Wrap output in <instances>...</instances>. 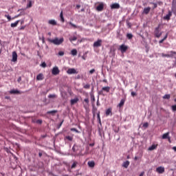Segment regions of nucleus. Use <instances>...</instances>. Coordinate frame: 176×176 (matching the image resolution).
<instances>
[{
	"label": "nucleus",
	"mask_w": 176,
	"mask_h": 176,
	"mask_svg": "<svg viewBox=\"0 0 176 176\" xmlns=\"http://www.w3.org/2000/svg\"><path fill=\"white\" fill-rule=\"evenodd\" d=\"M58 54V56H64L65 53L63 51H60Z\"/></svg>",
	"instance_id": "37998d69"
},
{
	"label": "nucleus",
	"mask_w": 176,
	"mask_h": 176,
	"mask_svg": "<svg viewBox=\"0 0 176 176\" xmlns=\"http://www.w3.org/2000/svg\"><path fill=\"white\" fill-rule=\"evenodd\" d=\"M129 165H130V162L129 160H126V162H123L122 167H124V168H127Z\"/></svg>",
	"instance_id": "2eb2a0df"
},
{
	"label": "nucleus",
	"mask_w": 176,
	"mask_h": 176,
	"mask_svg": "<svg viewBox=\"0 0 176 176\" xmlns=\"http://www.w3.org/2000/svg\"><path fill=\"white\" fill-rule=\"evenodd\" d=\"M126 36H127L128 39H132L133 34L131 33H129V34H127Z\"/></svg>",
	"instance_id": "4c0bfd02"
},
{
	"label": "nucleus",
	"mask_w": 176,
	"mask_h": 176,
	"mask_svg": "<svg viewBox=\"0 0 176 176\" xmlns=\"http://www.w3.org/2000/svg\"><path fill=\"white\" fill-rule=\"evenodd\" d=\"M9 93H10V94H21V92H20V91L15 89H11L9 91Z\"/></svg>",
	"instance_id": "1a4fd4ad"
},
{
	"label": "nucleus",
	"mask_w": 176,
	"mask_h": 176,
	"mask_svg": "<svg viewBox=\"0 0 176 176\" xmlns=\"http://www.w3.org/2000/svg\"><path fill=\"white\" fill-rule=\"evenodd\" d=\"M151 4H153V9H155L157 7V4L155 3H151Z\"/></svg>",
	"instance_id": "09e8293b"
},
{
	"label": "nucleus",
	"mask_w": 176,
	"mask_h": 176,
	"mask_svg": "<svg viewBox=\"0 0 176 176\" xmlns=\"http://www.w3.org/2000/svg\"><path fill=\"white\" fill-rule=\"evenodd\" d=\"M173 13H174V14L176 16V10H173Z\"/></svg>",
	"instance_id": "69168bd1"
},
{
	"label": "nucleus",
	"mask_w": 176,
	"mask_h": 176,
	"mask_svg": "<svg viewBox=\"0 0 176 176\" xmlns=\"http://www.w3.org/2000/svg\"><path fill=\"white\" fill-rule=\"evenodd\" d=\"M93 113H96L97 111V108L94 107V104L93 105Z\"/></svg>",
	"instance_id": "a18cd8bd"
},
{
	"label": "nucleus",
	"mask_w": 176,
	"mask_h": 176,
	"mask_svg": "<svg viewBox=\"0 0 176 176\" xmlns=\"http://www.w3.org/2000/svg\"><path fill=\"white\" fill-rule=\"evenodd\" d=\"M110 91V87H104L102 89V91H105L107 93H109Z\"/></svg>",
	"instance_id": "5701e85b"
},
{
	"label": "nucleus",
	"mask_w": 176,
	"mask_h": 176,
	"mask_svg": "<svg viewBox=\"0 0 176 176\" xmlns=\"http://www.w3.org/2000/svg\"><path fill=\"white\" fill-rule=\"evenodd\" d=\"M96 105H97V107H100V104L99 102V98L97 100Z\"/></svg>",
	"instance_id": "3c124183"
},
{
	"label": "nucleus",
	"mask_w": 176,
	"mask_h": 176,
	"mask_svg": "<svg viewBox=\"0 0 176 176\" xmlns=\"http://www.w3.org/2000/svg\"><path fill=\"white\" fill-rule=\"evenodd\" d=\"M158 144H153L151 146L148 148V151H152L155 150L157 148Z\"/></svg>",
	"instance_id": "a211bd4d"
},
{
	"label": "nucleus",
	"mask_w": 176,
	"mask_h": 176,
	"mask_svg": "<svg viewBox=\"0 0 176 176\" xmlns=\"http://www.w3.org/2000/svg\"><path fill=\"white\" fill-rule=\"evenodd\" d=\"M173 54H176V52L170 51L169 54L162 53V57H167V58H173Z\"/></svg>",
	"instance_id": "f03ea898"
},
{
	"label": "nucleus",
	"mask_w": 176,
	"mask_h": 176,
	"mask_svg": "<svg viewBox=\"0 0 176 176\" xmlns=\"http://www.w3.org/2000/svg\"><path fill=\"white\" fill-rule=\"evenodd\" d=\"M12 61H13V63H16V61H17V52H12Z\"/></svg>",
	"instance_id": "9b49d317"
},
{
	"label": "nucleus",
	"mask_w": 176,
	"mask_h": 176,
	"mask_svg": "<svg viewBox=\"0 0 176 176\" xmlns=\"http://www.w3.org/2000/svg\"><path fill=\"white\" fill-rule=\"evenodd\" d=\"M168 38V34H166V36H164V38L163 39H164V41H166V39H167Z\"/></svg>",
	"instance_id": "6e6d98bb"
},
{
	"label": "nucleus",
	"mask_w": 176,
	"mask_h": 176,
	"mask_svg": "<svg viewBox=\"0 0 176 176\" xmlns=\"http://www.w3.org/2000/svg\"><path fill=\"white\" fill-rule=\"evenodd\" d=\"M31 7H32V1L31 0H28L26 8H30Z\"/></svg>",
	"instance_id": "a878e982"
},
{
	"label": "nucleus",
	"mask_w": 176,
	"mask_h": 176,
	"mask_svg": "<svg viewBox=\"0 0 176 176\" xmlns=\"http://www.w3.org/2000/svg\"><path fill=\"white\" fill-rule=\"evenodd\" d=\"M72 150L74 153L76 152L75 145L72 147Z\"/></svg>",
	"instance_id": "4d7b16f0"
},
{
	"label": "nucleus",
	"mask_w": 176,
	"mask_h": 176,
	"mask_svg": "<svg viewBox=\"0 0 176 176\" xmlns=\"http://www.w3.org/2000/svg\"><path fill=\"white\" fill-rule=\"evenodd\" d=\"M172 109L173 111H176V104L172 106Z\"/></svg>",
	"instance_id": "49530a36"
},
{
	"label": "nucleus",
	"mask_w": 176,
	"mask_h": 176,
	"mask_svg": "<svg viewBox=\"0 0 176 176\" xmlns=\"http://www.w3.org/2000/svg\"><path fill=\"white\" fill-rule=\"evenodd\" d=\"M170 98V94H166L163 96L164 100H169Z\"/></svg>",
	"instance_id": "7c9ffc66"
},
{
	"label": "nucleus",
	"mask_w": 176,
	"mask_h": 176,
	"mask_svg": "<svg viewBox=\"0 0 176 176\" xmlns=\"http://www.w3.org/2000/svg\"><path fill=\"white\" fill-rule=\"evenodd\" d=\"M71 131L78 132V130L75 128H72V129H71Z\"/></svg>",
	"instance_id": "603ef678"
},
{
	"label": "nucleus",
	"mask_w": 176,
	"mask_h": 176,
	"mask_svg": "<svg viewBox=\"0 0 176 176\" xmlns=\"http://www.w3.org/2000/svg\"><path fill=\"white\" fill-rule=\"evenodd\" d=\"M63 123V120L60 123L59 127H60L62 126Z\"/></svg>",
	"instance_id": "e2e57ef3"
},
{
	"label": "nucleus",
	"mask_w": 176,
	"mask_h": 176,
	"mask_svg": "<svg viewBox=\"0 0 176 176\" xmlns=\"http://www.w3.org/2000/svg\"><path fill=\"white\" fill-rule=\"evenodd\" d=\"M95 71H96V70H95L94 69H91V70L89 71V74H91V75L94 74V72H95Z\"/></svg>",
	"instance_id": "c03bdc74"
},
{
	"label": "nucleus",
	"mask_w": 176,
	"mask_h": 176,
	"mask_svg": "<svg viewBox=\"0 0 176 176\" xmlns=\"http://www.w3.org/2000/svg\"><path fill=\"white\" fill-rule=\"evenodd\" d=\"M167 139H168V140L169 143H171V141H170V137L168 138Z\"/></svg>",
	"instance_id": "bf43d9fd"
},
{
	"label": "nucleus",
	"mask_w": 176,
	"mask_h": 176,
	"mask_svg": "<svg viewBox=\"0 0 176 176\" xmlns=\"http://www.w3.org/2000/svg\"><path fill=\"white\" fill-rule=\"evenodd\" d=\"M47 41L50 43H53L54 45L58 46L59 45L63 44V43L64 42V38L63 37L60 38L56 37L54 39L47 38Z\"/></svg>",
	"instance_id": "f257e3e1"
},
{
	"label": "nucleus",
	"mask_w": 176,
	"mask_h": 176,
	"mask_svg": "<svg viewBox=\"0 0 176 176\" xmlns=\"http://www.w3.org/2000/svg\"><path fill=\"white\" fill-rule=\"evenodd\" d=\"M165 40L164 38H162V40H160L159 41V43H163V42Z\"/></svg>",
	"instance_id": "5fc2aeb1"
},
{
	"label": "nucleus",
	"mask_w": 176,
	"mask_h": 176,
	"mask_svg": "<svg viewBox=\"0 0 176 176\" xmlns=\"http://www.w3.org/2000/svg\"><path fill=\"white\" fill-rule=\"evenodd\" d=\"M144 173L142 172L141 174L139 176H144Z\"/></svg>",
	"instance_id": "680f3d73"
},
{
	"label": "nucleus",
	"mask_w": 176,
	"mask_h": 176,
	"mask_svg": "<svg viewBox=\"0 0 176 176\" xmlns=\"http://www.w3.org/2000/svg\"><path fill=\"white\" fill-rule=\"evenodd\" d=\"M87 165L89 166V168H94L95 167V162L94 161H89L87 162Z\"/></svg>",
	"instance_id": "f8f14e48"
},
{
	"label": "nucleus",
	"mask_w": 176,
	"mask_h": 176,
	"mask_svg": "<svg viewBox=\"0 0 176 176\" xmlns=\"http://www.w3.org/2000/svg\"><path fill=\"white\" fill-rule=\"evenodd\" d=\"M104 8V4L102 3H100L99 6H97L96 10L98 11H102Z\"/></svg>",
	"instance_id": "dca6fc26"
},
{
	"label": "nucleus",
	"mask_w": 176,
	"mask_h": 176,
	"mask_svg": "<svg viewBox=\"0 0 176 176\" xmlns=\"http://www.w3.org/2000/svg\"><path fill=\"white\" fill-rule=\"evenodd\" d=\"M42 122H43L42 120H37L36 121V123L38 124H42Z\"/></svg>",
	"instance_id": "58836bf2"
},
{
	"label": "nucleus",
	"mask_w": 176,
	"mask_h": 176,
	"mask_svg": "<svg viewBox=\"0 0 176 176\" xmlns=\"http://www.w3.org/2000/svg\"><path fill=\"white\" fill-rule=\"evenodd\" d=\"M5 17H6V19H8V21H10L12 20V18L10 17V15H5Z\"/></svg>",
	"instance_id": "ea45409f"
},
{
	"label": "nucleus",
	"mask_w": 176,
	"mask_h": 176,
	"mask_svg": "<svg viewBox=\"0 0 176 176\" xmlns=\"http://www.w3.org/2000/svg\"><path fill=\"white\" fill-rule=\"evenodd\" d=\"M60 70L57 66H55L52 68V74L54 76H57L59 74Z\"/></svg>",
	"instance_id": "7ed1b4c3"
},
{
	"label": "nucleus",
	"mask_w": 176,
	"mask_h": 176,
	"mask_svg": "<svg viewBox=\"0 0 176 176\" xmlns=\"http://www.w3.org/2000/svg\"><path fill=\"white\" fill-rule=\"evenodd\" d=\"M78 101H79V99L78 98H75L71 100L70 104L72 106V105H74L75 104H76Z\"/></svg>",
	"instance_id": "4468645a"
},
{
	"label": "nucleus",
	"mask_w": 176,
	"mask_h": 176,
	"mask_svg": "<svg viewBox=\"0 0 176 176\" xmlns=\"http://www.w3.org/2000/svg\"><path fill=\"white\" fill-rule=\"evenodd\" d=\"M151 11V7L144 8L142 14H148Z\"/></svg>",
	"instance_id": "ddd939ff"
},
{
	"label": "nucleus",
	"mask_w": 176,
	"mask_h": 176,
	"mask_svg": "<svg viewBox=\"0 0 176 176\" xmlns=\"http://www.w3.org/2000/svg\"><path fill=\"white\" fill-rule=\"evenodd\" d=\"M69 41H70V42H74L75 41H77V37L76 36H72V37H70L69 38Z\"/></svg>",
	"instance_id": "2f4dec72"
},
{
	"label": "nucleus",
	"mask_w": 176,
	"mask_h": 176,
	"mask_svg": "<svg viewBox=\"0 0 176 176\" xmlns=\"http://www.w3.org/2000/svg\"><path fill=\"white\" fill-rule=\"evenodd\" d=\"M48 24L50 25H56V21L54 19H52L48 21Z\"/></svg>",
	"instance_id": "412c9836"
},
{
	"label": "nucleus",
	"mask_w": 176,
	"mask_h": 176,
	"mask_svg": "<svg viewBox=\"0 0 176 176\" xmlns=\"http://www.w3.org/2000/svg\"><path fill=\"white\" fill-rule=\"evenodd\" d=\"M102 41L101 39H98L97 41L94 42L93 45L94 47H100L102 46Z\"/></svg>",
	"instance_id": "39448f33"
},
{
	"label": "nucleus",
	"mask_w": 176,
	"mask_h": 176,
	"mask_svg": "<svg viewBox=\"0 0 176 176\" xmlns=\"http://www.w3.org/2000/svg\"><path fill=\"white\" fill-rule=\"evenodd\" d=\"M65 140H68L69 142H72L73 141V137L69 136V135H67V136L65 137Z\"/></svg>",
	"instance_id": "bb28decb"
},
{
	"label": "nucleus",
	"mask_w": 176,
	"mask_h": 176,
	"mask_svg": "<svg viewBox=\"0 0 176 176\" xmlns=\"http://www.w3.org/2000/svg\"><path fill=\"white\" fill-rule=\"evenodd\" d=\"M67 74L72 75V74H77V72L74 68H69L67 71Z\"/></svg>",
	"instance_id": "423d86ee"
},
{
	"label": "nucleus",
	"mask_w": 176,
	"mask_h": 176,
	"mask_svg": "<svg viewBox=\"0 0 176 176\" xmlns=\"http://www.w3.org/2000/svg\"><path fill=\"white\" fill-rule=\"evenodd\" d=\"M69 25H72V27H73L74 28H78V27L72 22H69Z\"/></svg>",
	"instance_id": "79ce46f5"
},
{
	"label": "nucleus",
	"mask_w": 176,
	"mask_h": 176,
	"mask_svg": "<svg viewBox=\"0 0 176 176\" xmlns=\"http://www.w3.org/2000/svg\"><path fill=\"white\" fill-rule=\"evenodd\" d=\"M135 161H137L138 160V156H135V158H134Z\"/></svg>",
	"instance_id": "052dcab7"
},
{
	"label": "nucleus",
	"mask_w": 176,
	"mask_h": 176,
	"mask_svg": "<svg viewBox=\"0 0 176 176\" xmlns=\"http://www.w3.org/2000/svg\"><path fill=\"white\" fill-rule=\"evenodd\" d=\"M41 66L43 67V68H46V63L43 62V63L41 64Z\"/></svg>",
	"instance_id": "de8ad7c7"
},
{
	"label": "nucleus",
	"mask_w": 176,
	"mask_h": 176,
	"mask_svg": "<svg viewBox=\"0 0 176 176\" xmlns=\"http://www.w3.org/2000/svg\"><path fill=\"white\" fill-rule=\"evenodd\" d=\"M98 119L99 120V122L100 123V112L97 114Z\"/></svg>",
	"instance_id": "864d4df0"
},
{
	"label": "nucleus",
	"mask_w": 176,
	"mask_h": 176,
	"mask_svg": "<svg viewBox=\"0 0 176 176\" xmlns=\"http://www.w3.org/2000/svg\"><path fill=\"white\" fill-rule=\"evenodd\" d=\"M103 82L107 83V80L106 79L103 80Z\"/></svg>",
	"instance_id": "774afa93"
},
{
	"label": "nucleus",
	"mask_w": 176,
	"mask_h": 176,
	"mask_svg": "<svg viewBox=\"0 0 176 176\" xmlns=\"http://www.w3.org/2000/svg\"><path fill=\"white\" fill-rule=\"evenodd\" d=\"M76 166H77V162H74L72 164V166H71V168H72V169H74V168H75L76 167Z\"/></svg>",
	"instance_id": "e433bc0d"
},
{
	"label": "nucleus",
	"mask_w": 176,
	"mask_h": 176,
	"mask_svg": "<svg viewBox=\"0 0 176 176\" xmlns=\"http://www.w3.org/2000/svg\"><path fill=\"white\" fill-rule=\"evenodd\" d=\"M36 80L38 81L43 80V74H39L38 75H37Z\"/></svg>",
	"instance_id": "f3484780"
},
{
	"label": "nucleus",
	"mask_w": 176,
	"mask_h": 176,
	"mask_svg": "<svg viewBox=\"0 0 176 176\" xmlns=\"http://www.w3.org/2000/svg\"><path fill=\"white\" fill-rule=\"evenodd\" d=\"M136 95H137V94H136L135 92H134V91H132V92H131V96H132V97H135V96H136Z\"/></svg>",
	"instance_id": "8fccbe9b"
},
{
	"label": "nucleus",
	"mask_w": 176,
	"mask_h": 176,
	"mask_svg": "<svg viewBox=\"0 0 176 176\" xmlns=\"http://www.w3.org/2000/svg\"><path fill=\"white\" fill-rule=\"evenodd\" d=\"M84 102H85V104H84V108L86 109L88 107H89V99L88 98H85L84 100Z\"/></svg>",
	"instance_id": "aec40b11"
},
{
	"label": "nucleus",
	"mask_w": 176,
	"mask_h": 176,
	"mask_svg": "<svg viewBox=\"0 0 176 176\" xmlns=\"http://www.w3.org/2000/svg\"><path fill=\"white\" fill-rule=\"evenodd\" d=\"M125 102V99H122L120 104H118V107L121 108L124 106Z\"/></svg>",
	"instance_id": "393cba45"
},
{
	"label": "nucleus",
	"mask_w": 176,
	"mask_h": 176,
	"mask_svg": "<svg viewBox=\"0 0 176 176\" xmlns=\"http://www.w3.org/2000/svg\"><path fill=\"white\" fill-rule=\"evenodd\" d=\"M60 21H62V23H64L65 19L63 18V11H61L60 14Z\"/></svg>",
	"instance_id": "f704fd0d"
},
{
	"label": "nucleus",
	"mask_w": 176,
	"mask_h": 176,
	"mask_svg": "<svg viewBox=\"0 0 176 176\" xmlns=\"http://www.w3.org/2000/svg\"><path fill=\"white\" fill-rule=\"evenodd\" d=\"M77 50L76 49H74L71 51V54L73 56H77Z\"/></svg>",
	"instance_id": "c756f323"
},
{
	"label": "nucleus",
	"mask_w": 176,
	"mask_h": 176,
	"mask_svg": "<svg viewBox=\"0 0 176 176\" xmlns=\"http://www.w3.org/2000/svg\"><path fill=\"white\" fill-rule=\"evenodd\" d=\"M171 16H172V12L168 11V14H166L165 16H164V20H167V21H169V20H170Z\"/></svg>",
	"instance_id": "9d476101"
},
{
	"label": "nucleus",
	"mask_w": 176,
	"mask_h": 176,
	"mask_svg": "<svg viewBox=\"0 0 176 176\" xmlns=\"http://www.w3.org/2000/svg\"><path fill=\"white\" fill-rule=\"evenodd\" d=\"M48 98L50 99H54V98H56V94H50L48 96Z\"/></svg>",
	"instance_id": "473e14b6"
},
{
	"label": "nucleus",
	"mask_w": 176,
	"mask_h": 176,
	"mask_svg": "<svg viewBox=\"0 0 176 176\" xmlns=\"http://www.w3.org/2000/svg\"><path fill=\"white\" fill-rule=\"evenodd\" d=\"M169 132H167L166 133H164L163 135H162V139L163 140H166L169 138Z\"/></svg>",
	"instance_id": "b1692460"
},
{
	"label": "nucleus",
	"mask_w": 176,
	"mask_h": 176,
	"mask_svg": "<svg viewBox=\"0 0 176 176\" xmlns=\"http://www.w3.org/2000/svg\"><path fill=\"white\" fill-rule=\"evenodd\" d=\"M89 146H91V147L94 146V143L89 144Z\"/></svg>",
	"instance_id": "13d9d810"
},
{
	"label": "nucleus",
	"mask_w": 176,
	"mask_h": 176,
	"mask_svg": "<svg viewBox=\"0 0 176 176\" xmlns=\"http://www.w3.org/2000/svg\"><path fill=\"white\" fill-rule=\"evenodd\" d=\"M91 100L92 106H94V102L96 101L94 96H91Z\"/></svg>",
	"instance_id": "c9c22d12"
},
{
	"label": "nucleus",
	"mask_w": 176,
	"mask_h": 176,
	"mask_svg": "<svg viewBox=\"0 0 176 176\" xmlns=\"http://www.w3.org/2000/svg\"><path fill=\"white\" fill-rule=\"evenodd\" d=\"M111 9H118L120 8V5L118 3H113L111 6Z\"/></svg>",
	"instance_id": "6ab92c4d"
},
{
	"label": "nucleus",
	"mask_w": 176,
	"mask_h": 176,
	"mask_svg": "<svg viewBox=\"0 0 176 176\" xmlns=\"http://www.w3.org/2000/svg\"><path fill=\"white\" fill-rule=\"evenodd\" d=\"M173 150H174L176 152V146H173Z\"/></svg>",
	"instance_id": "0e129e2a"
},
{
	"label": "nucleus",
	"mask_w": 176,
	"mask_h": 176,
	"mask_svg": "<svg viewBox=\"0 0 176 176\" xmlns=\"http://www.w3.org/2000/svg\"><path fill=\"white\" fill-rule=\"evenodd\" d=\"M160 27L158 26L157 28H155V35L156 36V38H160L161 35H162V32H160Z\"/></svg>",
	"instance_id": "0eeeda50"
},
{
	"label": "nucleus",
	"mask_w": 176,
	"mask_h": 176,
	"mask_svg": "<svg viewBox=\"0 0 176 176\" xmlns=\"http://www.w3.org/2000/svg\"><path fill=\"white\" fill-rule=\"evenodd\" d=\"M83 88L85 89H90V85L89 84H83Z\"/></svg>",
	"instance_id": "72a5a7b5"
},
{
	"label": "nucleus",
	"mask_w": 176,
	"mask_h": 176,
	"mask_svg": "<svg viewBox=\"0 0 176 176\" xmlns=\"http://www.w3.org/2000/svg\"><path fill=\"white\" fill-rule=\"evenodd\" d=\"M143 127H144V128H146V129L148 128V122L144 123Z\"/></svg>",
	"instance_id": "a19ab883"
},
{
	"label": "nucleus",
	"mask_w": 176,
	"mask_h": 176,
	"mask_svg": "<svg viewBox=\"0 0 176 176\" xmlns=\"http://www.w3.org/2000/svg\"><path fill=\"white\" fill-rule=\"evenodd\" d=\"M56 113H57V110H52V111H49L47 112V113L48 115L52 114V116H54Z\"/></svg>",
	"instance_id": "cd10ccee"
},
{
	"label": "nucleus",
	"mask_w": 176,
	"mask_h": 176,
	"mask_svg": "<svg viewBox=\"0 0 176 176\" xmlns=\"http://www.w3.org/2000/svg\"><path fill=\"white\" fill-rule=\"evenodd\" d=\"M18 24H19V21H16L14 23H11L12 28H14V27H17Z\"/></svg>",
	"instance_id": "c85d7f7f"
},
{
	"label": "nucleus",
	"mask_w": 176,
	"mask_h": 176,
	"mask_svg": "<svg viewBox=\"0 0 176 176\" xmlns=\"http://www.w3.org/2000/svg\"><path fill=\"white\" fill-rule=\"evenodd\" d=\"M76 8H77L78 9H79V8H80V5H77V6H76Z\"/></svg>",
	"instance_id": "338daca9"
},
{
	"label": "nucleus",
	"mask_w": 176,
	"mask_h": 176,
	"mask_svg": "<svg viewBox=\"0 0 176 176\" xmlns=\"http://www.w3.org/2000/svg\"><path fill=\"white\" fill-rule=\"evenodd\" d=\"M156 172L159 174H163L165 172V168L164 166H159L156 168Z\"/></svg>",
	"instance_id": "20e7f679"
},
{
	"label": "nucleus",
	"mask_w": 176,
	"mask_h": 176,
	"mask_svg": "<svg viewBox=\"0 0 176 176\" xmlns=\"http://www.w3.org/2000/svg\"><path fill=\"white\" fill-rule=\"evenodd\" d=\"M112 116V111H111V109L109 108L108 109H107L106 111V116Z\"/></svg>",
	"instance_id": "4be33fe9"
},
{
	"label": "nucleus",
	"mask_w": 176,
	"mask_h": 176,
	"mask_svg": "<svg viewBox=\"0 0 176 176\" xmlns=\"http://www.w3.org/2000/svg\"><path fill=\"white\" fill-rule=\"evenodd\" d=\"M127 49H128V47L126 45H125L124 44H122L120 47V52H122V53H125V52H126Z\"/></svg>",
	"instance_id": "6e6552de"
}]
</instances>
